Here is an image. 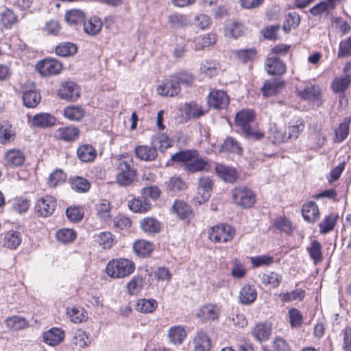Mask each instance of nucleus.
Instances as JSON below:
<instances>
[{"mask_svg":"<svg viewBox=\"0 0 351 351\" xmlns=\"http://www.w3.org/2000/svg\"><path fill=\"white\" fill-rule=\"evenodd\" d=\"M255 113L251 109H243L238 112L234 117V122L246 138L260 140L264 137V133L256 129L254 122Z\"/></svg>","mask_w":351,"mask_h":351,"instance_id":"obj_1","label":"nucleus"},{"mask_svg":"<svg viewBox=\"0 0 351 351\" xmlns=\"http://www.w3.org/2000/svg\"><path fill=\"white\" fill-rule=\"evenodd\" d=\"M115 166L118 171L116 179L119 185L126 186L132 184L136 176L132 158L122 155L116 159Z\"/></svg>","mask_w":351,"mask_h":351,"instance_id":"obj_2","label":"nucleus"},{"mask_svg":"<svg viewBox=\"0 0 351 351\" xmlns=\"http://www.w3.org/2000/svg\"><path fill=\"white\" fill-rule=\"evenodd\" d=\"M134 270L135 264L131 260L124 258L112 259L106 267L107 275L115 279L128 277Z\"/></svg>","mask_w":351,"mask_h":351,"instance_id":"obj_3","label":"nucleus"},{"mask_svg":"<svg viewBox=\"0 0 351 351\" xmlns=\"http://www.w3.org/2000/svg\"><path fill=\"white\" fill-rule=\"evenodd\" d=\"M62 62L52 57H47L42 60H38L36 65V71L42 76L49 77L58 75L63 70Z\"/></svg>","mask_w":351,"mask_h":351,"instance_id":"obj_4","label":"nucleus"},{"mask_svg":"<svg viewBox=\"0 0 351 351\" xmlns=\"http://www.w3.org/2000/svg\"><path fill=\"white\" fill-rule=\"evenodd\" d=\"M232 197L234 203L243 208L252 207L256 202V196L252 191L244 186L235 187L232 190Z\"/></svg>","mask_w":351,"mask_h":351,"instance_id":"obj_5","label":"nucleus"},{"mask_svg":"<svg viewBox=\"0 0 351 351\" xmlns=\"http://www.w3.org/2000/svg\"><path fill=\"white\" fill-rule=\"evenodd\" d=\"M234 235V230L228 224L215 226L208 232L210 240L215 243H226L231 241Z\"/></svg>","mask_w":351,"mask_h":351,"instance_id":"obj_6","label":"nucleus"},{"mask_svg":"<svg viewBox=\"0 0 351 351\" xmlns=\"http://www.w3.org/2000/svg\"><path fill=\"white\" fill-rule=\"evenodd\" d=\"M213 184V180L210 177L204 176L199 179L197 191L193 197L195 204L200 205L209 199Z\"/></svg>","mask_w":351,"mask_h":351,"instance_id":"obj_7","label":"nucleus"},{"mask_svg":"<svg viewBox=\"0 0 351 351\" xmlns=\"http://www.w3.org/2000/svg\"><path fill=\"white\" fill-rule=\"evenodd\" d=\"M195 81L194 75L186 71L181 70L169 76L165 86L170 85V88H179L181 86H191Z\"/></svg>","mask_w":351,"mask_h":351,"instance_id":"obj_8","label":"nucleus"},{"mask_svg":"<svg viewBox=\"0 0 351 351\" xmlns=\"http://www.w3.org/2000/svg\"><path fill=\"white\" fill-rule=\"evenodd\" d=\"M221 312V306L217 304H206L202 306L197 312L196 316L204 323L217 320Z\"/></svg>","mask_w":351,"mask_h":351,"instance_id":"obj_9","label":"nucleus"},{"mask_svg":"<svg viewBox=\"0 0 351 351\" xmlns=\"http://www.w3.org/2000/svg\"><path fill=\"white\" fill-rule=\"evenodd\" d=\"M345 0H324L313 7L308 12L313 16H328L334 11L337 5L342 3Z\"/></svg>","mask_w":351,"mask_h":351,"instance_id":"obj_10","label":"nucleus"},{"mask_svg":"<svg viewBox=\"0 0 351 351\" xmlns=\"http://www.w3.org/2000/svg\"><path fill=\"white\" fill-rule=\"evenodd\" d=\"M56 206V199L54 197L45 195L37 200L35 210L40 216L47 217L53 213Z\"/></svg>","mask_w":351,"mask_h":351,"instance_id":"obj_11","label":"nucleus"},{"mask_svg":"<svg viewBox=\"0 0 351 351\" xmlns=\"http://www.w3.org/2000/svg\"><path fill=\"white\" fill-rule=\"evenodd\" d=\"M208 103L215 109H223L229 104V97L224 90L215 89L208 96Z\"/></svg>","mask_w":351,"mask_h":351,"instance_id":"obj_12","label":"nucleus"},{"mask_svg":"<svg viewBox=\"0 0 351 351\" xmlns=\"http://www.w3.org/2000/svg\"><path fill=\"white\" fill-rule=\"evenodd\" d=\"M265 69L269 75H282L287 71L286 64L277 57H269L265 60Z\"/></svg>","mask_w":351,"mask_h":351,"instance_id":"obj_13","label":"nucleus"},{"mask_svg":"<svg viewBox=\"0 0 351 351\" xmlns=\"http://www.w3.org/2000/svg\"><path fill=\"white\" fill-rule=\"evenodd\" d=\"M80 134V130L75 126L62 127L57 129L54 136L65 142H71L75 141Z\"/></svg>","mask_w":351,"mask_h":351,"instance_id":"obj_14","label":"nucleus"},{"mask_svg":"<svg viewBox=\"0 0 351 351\" xmlns=\"http://www.w3.org/2000/svg\"><path fill=\"white\" fill-rule=\"evenodd\" d=\"M221 69V64L217 60L206 59L204 60L199 67L200 74L211 78L216 76Z\"/></svg>","mask_w":351,"mask_h":351,"instance_id":"obj_15","label":"nucleus"},{"mask_svg":"<svg viewBox=\"0 0 351 351\" xmlns=\"http://www.w3.org/2000/svg\"><path fill=\"white\" fill-rule=\"evenodd\" d=\"M78 51L76 44L71 42H61L54 47L53 52L58 56L69 58L74 56Z\"/></svg>","mask_w":351,"mask_h":351,"instance_id":"obj_16","label":"nucleus"},{"mask_svg":"<svg viewBox=\"0 0 351 351\" xmlns=\"http://www.w3.org/2000/svg\"><path fill=\"white\" fill-rule=\"evenodd\" d=\"M56 118L49 113L41 112L35 114L32 121V126L38 128H46L53 126L56 124Z\"/></svg>","mask_w":351,"mask_h":351,"instance_id":"obj_17","label":"nucleus"},{"mask_svg":"<svg viewBox=\"0 0 351 351\" xmlns=\"http://www.w3.org/2000/svg\"><path fill=\"white\" fill-rule=\"evenodd\" d=\"M217 36L214 32L202 34L194 38L193 43L195 50H202L216 43Z\"/></svg>","mask_w":351,"mask_h":351,"instance_id":"obj_18","label":"nucleus"},{"mask_svg":"<svg viewBox=\"0 0 351 351\" xmlns=\"http://www.w3.org/2000/svg\"><path fill=\"white\" fill-rule=\"evenodd\" d=\"M43 341L49 346H57L64 339V332L58 328H52L43 333Z\"/></svg>","mask_w":351,"mask_h":351,"instance_id":"obj_19","label":"nucleus"},{"mask_svg":"<svg viewBox=\"0 0 351 351\" xmlns=\"http://www.w3.org/2000/svg\"><path fill=\"white\" fill-rule=\"evenodd\" d=\"M257 297V291L254 285H245L239 291V301L241 304H252Z\"/></svg>","mask_w":351,"mask_h":351,"instance_id":"obj_20","label":"nucleus"},{"mask_svg":"<svg viewBox=\"0 0 351 351\" xmlns=\"http://www.w3.org/2000/svg\"><path fill=\"white\" fill-rule=\"evenodd\" d=\"M208 111V109H204L200 105L195 102L187 103L184 105V117L185 119L191 118L197 119L204 116Z\"/></svg>","mask_w":351,"mask_h":351,"instance_id":"obj_21","label":"nucleus"},{"mask_svg":"<svg viewBox=\"0 0 351 351\" xmlns=\"http://www.w3.org/2000/svg\"><path fill=\"white\" fill-rule=\"evenodd\" d=\"M135 155L142 160L152 161L157 157L158 152L153 145H139L135 148Z\"/></svg>","mask_w":351,"mask_h":351,"instance_id":"obj_22","label":"nucleus"},{"mask_svg":"<svg viewBox=\"0 0 351 351\" xmlns=\"http://www.w3.org/2000/svg\"><path fill=\"white\" fill-rule=\"evenodd\" d=\"M195 351H209L211 340L208 335L202 330L198 331L193 339Z\"/></svg>","mask_w":351,"mask_h":351,"instance_id":"obj_23","label":"nucleus"},{"mask_svg":"<svg viewBox=\"0 0 351 351\" xmlns=\"http://www.w3.org/2000/svg\"><path fill=\"white\" fill-rule=\"evenodd\" d=\"M184 169L191 173L208 171L210 170V165L206 159L199 158L198 156L191 160L190 162L186 163Z\"/></svg>","mask_w":351,"mask_h":351,"instance_id":"obj_24","label":"nucleus"},{"mask_svg":"<svg viewBox=\"0 0 351 351\" xmlns=\"http://www.w3.org/2000/svg\"><path fill=\"white\" fill-rule=\"evenodd\" d=\"M306 251L315 265H318L323 261L322 247L317 240H313L310 245L306 247Z\"/></svg>","mask_w":351,"mask_h":351,"instance_id":"obj_25","label":"nucleus"},{"mask_svg":"<svg viewBox=\"0 0 351 351\" xmlns=\"http://www.w3.org/2000/svg\"><path fill=\"white\" fill-rule=\"evenodd\" d=\"M186 337V332L183 326H175L168 330L167 337L173 344H181Z\"/></svg>","mask_w":351,"mask_h":351,"instance_id":"obj_26","label":"nucleus"},{"mask_svg":"<svg viewBox=\"0 0 351 351\" xmlns=\"http://www.w3.org/2000/svg\"><path fill=\"white\" fill-rule=\"evenodd\" d=\"M257 53L258 51L254 47L238 49L233 52L234 57L243 64L253 62L257 56Z\"/></svg>","mask_w":351,"mask_h":351,"instance_id":"obj_27","label":"nucleus"},{"mask_svg":"<svg viewBox=\"0 0 351 351\" xmlns=\"http://www.w3.org/2000/svg\"><path fill=\"white\" fill-rule=\"evenodd\" d=\"M298 95L304 100L312 102L317 106H319L322 104L319 89H302L300 91H298Z\"/></svg>","mask_w":351,"mask_h":351,"instance_id":"obj_28","label":"nucleus"},{"mask_svg":"<svg viewBox=\"0 0 351 351\" xmlns=\"http://www.w3.org/2000/svg\"><path fill=\"white\" fill-rule=\"evenodd\" d=\"M83 25L84 30L87 34L95 36L100 32L103 23L100 18L94 16H91L87 22L84 21Z\"/></svg>","mask_w":351,"mask_h":351,"instance_id":"obj_29","label":"nucleus"},{"mask_svg":"<svg viewBox=\"0 0 351 351\" xmlns=\"http://www.w3.org/2000/svg\"><path fill=\"white\" fill-rule=\"evenodd\" d=\"M302 212L304 219L308 222L315 221L319 218V209L313 202L304 204Z\"/></svg>","mask_w":351,"mask_h":351,"instance_id":"obj_30","label":"nucleus"},{"mask_svg":"<svg viewBox=\"0 0 351 351\" xmlns=\"http://www.w3.org/2000/svg\"><path fill=\"white\" fill-rule=\"evenodd\" d=\"M64 18L69 25H81L84 23L86 16L80 10H71L65 13Z\"/></svg>","mask_w":351,"mask_h":351,"instance_id":"obj_31","label":"nucleus"},{"mask_svg":"<svg viewBox=\"0 0 351 351\" xmlns=\"http://www.w3.org/2000/svg\"><path fill=\"white\" fill-rule=\"evenodd\" d=\"M77 155L82 162H89L95 158L96 151L92 145H83L77 149Z\"/></svg>","mask_w":351,"mask_h":351,"instance_id":"obj_32","label":"nucleus"},{"mask_svg":"<svg viewBox=\"0 0 351 351\" xmlns=\"http://www.w3.org/2000/svg\"><path fill=\"white\" fill-rule=\"evenodd\" d=\"M198 156L199 153L195 149L180 151L171 155V160L177 162H184L185 165Z\"/></svg>","mask_w":351,"mask_h":351,"instance_id":"obj_33","label":"nucleus"},{"mask_svg":"<svg viewBox=\"0 0 351 351\" xmlns=\"http://www.w3.org/2000/svg\"><path fill=\"white\" fill-rule=\"evenodd\" d=\"M111 204L106 199H101L96 204L97 217L104 222H108L110 219Z\"/></svg>","mask_w":351,"mask_h":351,"instance_id":"obj_34","label":"nucleus"},{"mask_svg":"<svg viewBox=\"0 0 351 351\" xmlns=\"http://www.w3.org/2000/svg\"><path fill=\"white\" fill-rule=\"evenodd\" d=\"M173 141L165 134H157L152 139L151 144L156 149L158 147L161 152L172 146Z\"/></svg>","mask_w":351,"mask_h":351,"instance_id":"obj_35","label":"nucleus"},{"mask_svg":"<svg viewBox=\"0 0 351 351\" xmlns=\"http://www.w3.org/2000/svg\"><path fill=\"white\" fill-rule=\"evenodd\" d=\"M269 138L274 144L285 143L289 140L286 132L279 129L276 123L269 125Z\"/></svg>","mask_w":351,"mask_h":351,"instance_id":"obj_36","label":"nucleus"},{"mask_svg":"<svg viewBox=\"0 0 351 351\" xmlns=\"http://www.w3.org/2000/svg\"><path fill=\"white\" fill-rule=\"evenodd\" d=\"M271 332V329L269 325L260 323L254 326L252 330V335L257 341L262 342L268 339Z\"/></svg>","mask_w":351,"mask_h":351,"instance_id":"obj_37","label":"nucleus"},{"mask_svg":"<svg viewBox=\"0 0 351 351\" xmlns=\"http://www.w3.org/2000/svg\"><path fill=\"white\" fill-rule=\"evenodd\" d=\"M304 129V121L302 118H296L292 119L289 123L288 130L289 134L287 135L289 139H295L298 137L299 134Z\"/></svg>","mask_w":351,"mask_h":351,"instance_id":"obj_38","label":"nucleus"},{"mask_svg":"<svg viewBox=\"0 0 351 351\" xmlns=\"http://www.w3.org/2000/svg\"><path fill=\"white\" fill-rule=\"evenodd\" d=\"M128 206L134 213H145L151 208L152 205L147 199H144L143 197L142 198H134L129 201Z\"/></svg>","mask_w":351,"mask_h":351,"instance_id":"obj_39","label":"nucleus"},{"mask_svg":"<svg viewBox=\"0 0 351 351\" xmlns=\"http://www.w3.org/2000/svg\"><path fill=\"white\" fill-rule=\"evenodd\" d=\"M215 171L220 178L226 182H232L237 179L236 171L223 165L217 164Z\"/></svg>","mask_w":351,"mask_h":351,"instance_id":"obj_40","label":"nucleus"},{"mask_svg":"<svg viewBox=\"0 0 351 351\" xmlns=\"http://www.w3.org/2000/svg\"><path fill=\"white\" fill-rule=\"evenodd\" d=\"M21 243V234L18 232L10 231L5 234L3 245L9 249H16Z\"/></svg>","mask_w":351,"mask_h":351,"instance_id":"obj_41","label":"nucleus"},{"mask_svg":"<svg viewBox=\"0 0 351 351\" xmlns=\"http://www.w3.org/2000/svg\"><path fill=\"white\" fill-rule=\"evenodd\" d=\"M40 95L36 91V89H30L23 95L24 105L27 108L36 107L40 103Z\"/></svg>","mask_w":351,"mask_h":351,"instance_id":"obj_42","label":"nucleus"},{"mask_svg":"<svg viewBox=\"0 0 351 351\" xmlns=\"http://www.w3.org/2000/svg\"><path fill=\"white\" fill-rule=\"evenodd\" d=\"M262 283L265 286L269 285L272 288H277L282 280V276L274 271L263 274L261 277Z\"/></svg>","mask_w":351,"mask_h":351,"instance_id":"obj_43","label":"nucleus"},{"mask_svg":"<svg viewBox=\"0 0 351 351\" xmlns=\"http://www.w3.org/2000/svg\"><path fill=\"white\" fill-rule=\"evenodd\" d=\"M25 160V156L23 152L19 149H12L6 154V160L10 165L19 167L22 165Z\"/></svg>","mask_w":351,"mask_h":351,"instance_id":"obj_44","label":"nucleus"},{"mask_svg":"<svg viewBox=\"0 0 351 351\" xmlns=\"http://www.w3.org/2000/svg\"><path fill=\"white\" fill-rule=\"evenodd\" d=\"M144 279L140 276H134L126 285L128 292L130 295H138L144 286Z\"/></svg>","mask_w":351,"mask_h":351,"instance_id":"obj_45","label":"nucleus"},{"mask_svg":"<svg viewBox=\"0 0 351 351\" xmlns=\"http://www.w3.org/2000/svg\"><path fill=\"white\" fill-rule=\"evenodd\" d=\"M17 21V15L10 8H6L0 14V23L5 28H10Z\"/></svg>","mask_w":351,"mask_h":351,"instance_id":"obj_46","label":"nucleus"},{"mask_svg":"<svg viewBox=\"0 0 351 351\" xmlns=\"http://www.w3.org/2000/svg\"><path fill=\"white\" fill-rule=\"evenodd\" d=\"M70 184L71 189L77 193L87 192L90 187L89 182L86 179L80 176L71 178Z\"/></svg>","mask_w":351,"mask_h":351,"instance_id":"obj_47","label":"nucleus"},{"mask_svg":"<svg viewBox=\"0 0 351 351\" xmlns=\"http://www.w3.org/2000/svg\"><path fill=\"white\" fill-rule=\"evenodd\" d=\"M5 324L8 328L14 330H23L28 326V322L25 318L15 315L8 317Z\"/></svg>","mask_w":351,"mask_h":351,"instance_id":"obj_48","label":"nucleus"},{"mask_svg":"<svg viewBox=\"0 0 351 351\" xmlns=\"http://www.w3.org/2000/svg\"><path fill=\"white\" fill-rule=\"evenodd\" d=\"M85 114L84 109L79 106H70L64 108V115L71 121H80Z\"/></svg>","mask_w":351,"mask_h":351,"instance_id":"obj_49","label":"nucleus"},{"mask_svg":"<svg viewBox=\"0 0 351 351\" xmlns=\"http://www.w3.org/2000/svg\"><path fill=\"white\" fill-rule=\"evenodd\" d=\"M133 249L137 255L141 256H146L152 252L153 250V245L149 241L145 240H139L134 243Z\"/></svg>","mask_w":351,"mask_h":351,"instance_id":"obj_50","label":"nucleus"},{"mask_svg":"<svg viewBox=\"0 0 351 351\" xmlns=\"http://www.w3.org/2000/svg\"><path fill=\"white\" fill-rule=\"evenodd\" d=\"M141 227L143 231L149 233H157L160 230V222L152 217H147L141 221Z\"/></svg>","mask_w":351,"mask_h":351,"instance_id":"obj_51","label":"nucleus"},{"mask_svg":"<svg viewBox=\"0 0 351 351\" xmlns=\"http://www.w3.org/2000/svg\"><path fill=\"white\" fill-rule=\"evenodd\" d=\"M300 23V16L297 12H290L287 14L283 24V30L289 33L292 28H296Z\"/></svg>","mask_w":351,"mask_h":351,"instance_id":"obj_52","label":"nucleus"},{"mask_svg":"<svg viewBox=\"0 0 351 351\" xmlns=\"http://www.w3.org/2000/svg\"><path fill=\"white\" fill-rule=\"evenodd\" d=\"M173 208L181 219H187L191 215L192 212L189 206L182 201H176Z\"/></svg>","mask_w":351,"mask_h":351,"instance_id":"obj_53","label":"nucleus"},{"mask_svg":"<svg viewBox=\"0 0 351 351\" xmlns=\"http://www.w3.org/2000/svg\"><path fill=\"white\" fill-rule=\"evenodd\" d=\"M157 306V302L154 299H141L136 304V309L144 313L153 312Z\"/></svg>","mask_w":351,"mask_h":351,"instance_id":"obj_54","label":"nucleus"},{"mask_svg":"<svg viewBox=\"0 0 351 351\" xmlns=\"http://www.w3.org/2000/svg\"><path fill=\"white\" fill-rule=\"evenodd\" d=\"M221 149L224 151L235 153L241 155L242 154V147L239 143L232 137H228L221 145Z\"/></svg>","mask_w":351,"mask_h":351,"instance_id":"obj_55","label":"nucleus"},{"mask_svg":"<svg viewBox=\"0 0 351 351\" xmlns=\"http://www.w3.org/2000/svg\"><path fill=\"white\" fill-rule=\"evenodd\" d=\"M337 219V215L333 213L325 217L324 220L319 224L320 232L325 234L332 230L335 226Z\"/></svg>","mask_w":351,"mask_h":351,"instance_id":"obj_56","label":"nucleus"},{"mask_svg":"<svg viewBox=\"0 0 351 351\" xmlns=\"http://www.w3.org/2000/svg\"><path fill=\"white\" fill-rule=\"evenodd\" d=\"M96 241L104 249H110L114 245V238L110 232H102L96 236Z\"/></svg>","mask_w":351,"mask_h":351,"instance_id":"obj_57","label":"nucleus"},{"mask_svg":"<svg viewBox=\"0 0 351 351\" xmlns=\"http://www.w3.org/2000/svg\"><path fill=\"white\" fill-rule=\"evenodd\" d=\"M168 22L174 27H184L189 23L188 16L186 14L180 13L169 15Z\"/></svg>","mask_w":351,"mask_h":351,"instance_id":"obj_58","label":"nucleus"},{"mask_svg":"<svg viewBox=\"0 0 351 351\" xmlns=\"http://www.w3.org/2000/svg\"><path fill=\"white\" fill-rule=\"evenodd\" d=\"M280 29V25H272L265 27L261 30V34L264 38L275 41L278 39V32Z\"/></svg>","mask_w":351,"mask_h":351,"instance_id":"obj_59","label":"nucleus"},{"mask_svg":"<svg viewBox=\"0 0 351 351\" xmlns=\"http://www.w3.org/2000/svg\"><path fill=\"white\" fill-rule=\"evenodd\" d=\"M231 275L234 278H242L246 274L245 265L238 259L234 258L232 261Z\"/></svg>","mask_w":351,"mask_h":351,"instance_id":"obj_60","label":"nucleus"},{"mask_svg":"<svg viewBox=\"0 0 351 351\" xmlns=\"http://www.w3.org/2000/svg\"><path fill=\"white\" fill-rule=\"evenodd\" d=\"M67 218L73 222L81 221L84 217V211L81 207L70 206L66 210Z\"/></svg>","mask_w":351,"mask_h":351,"instance_id":"obj_61","label":"nucleus"},{"mask_svg":"<svg viewBox=\"0 0 351 351\" xmlns=\"http://www.w3.org/2000/svg\"><path fill=\"white\" fill-rule=\"evenodd\" d=\"M58 95L62 99L75 101L80 97V92L79 89H59Z\"/></svg>","mask_w":351,"mask_h":351,"instance_id":"obj_62","label":"nucleus"},{"mask_svg":"<svg viewBox=\"0 0 351 351\" xmlns=\"http://www.w3.org/2000/svg\"><path fill=\"white\" fill-rule=\"evenodd\" d=\"M289 317L291 328H298L302 326L303 317L298 309L291 308L289 311Z\"/></svg>","mask_w":351,"mask_h":351,"instance_id":"obj_63","label":"nucleus"},{"mask_svg":"<svg viewBox=\"0 0 351 351\" xmlns=\"http://www.w3.org/2000/svg\"><path fill=\"white\" fill-rule=\"evenodd\" d=\"M351 56V36L340 41L337 57L343 58Z\"/></svg>","mask_w":351,"mask_h":351,"instance_id":"obj_64","label":"nucleus"}]
</instances>
